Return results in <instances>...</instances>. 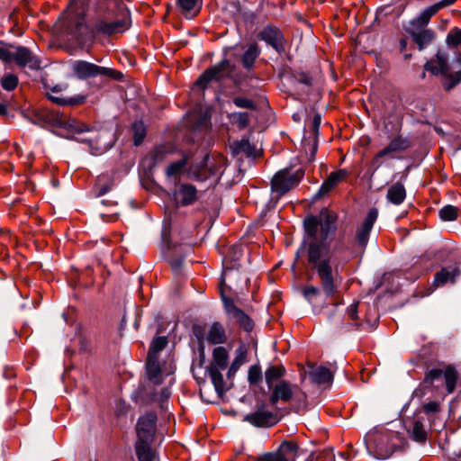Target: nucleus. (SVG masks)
<instances>
[{"label":"nucleus","instance_id":"nucleus-7","mask_svg":"<svg viewBox=\"0 0 461 461\" xmlns=\"http://www.w3.org/2000/svg\"><path fill=\"white\" fill-rule=\"evenodd\" d=\"M269 390L271 391L269 401L272 405L276 404L279 401L284 402L294 401L301 404L306 399V394L297 384L285 380L278 381Z\"/></svg>","mask_w":461,"mask_h":461},{"label":"nucleus","instance_id":"nucleus-51","mask_svg":"<svg viewBox=\"0 0 461 461\" xmlns=\"http://www.w3.org/2000/svg\"><path fill=\"white\" fill-rule=\"evenodd\" d=\"M233 103L236 106L240 108H247L251 110L256 108L254 102L246 97H236L233 99Z\"/></svg>","mask_w":461,"mask_h":461},{"label":"nucleus","instance_id":"nucleus-17","mask_svg":"<svg viewBox=\"0 0 461 461\" xmlns=\"http://www.w3.org/2000/svg\"><path fill=\"white\" fill-rule=\"evenodd\" d=\"M258 37L272 46L277 52H282L285 50L284 36L280 30L275 26H266Z\"/></svg>","mask_w":461,"mask_h":461},{"label":"nucleus","instance_id":"nucleus-61","mask_svg":"<svg viewBox=\"0 0 461 461\" xmlns=\"http://www.w3.org/2000/svg\"><path fill=\"white\" fill-rule=\"evenodd\" d=\"M227 264H228V258H225L223 259V265H224V268H225L224 273H226L227 269H230V268L234 267V266L229 267Z\"/></svg>","mask_w":461,"mask_h":461},{"label":"nucleus","instance_id":"nucleus-23","mask_svg":"<svg viewBox=\"0 0 461 461\" xmlns=\"http://www.w3.org/2000/svg\"><path fill=\"white\" fill-rule=\"evenodd\" d=\"M406 198V189L402 182L393 183L387 189L386 199L393 205L402 204Z\"/></svg>","mask_w":461,"mask_h":461},{"label":"nucleus","instance_id":"nucleus-14","mask_svg":"<svg viewBox=\"0 0 461 461\" xmlns=\"http://www.w3.org/2000/svg\"><path fill=\"white\" fill-rule=\"evenodd\" d=\"M378 216L377 209H371L361 226L357 230L355 242L356 244L364 250L367 245L370 232L373 229L374 223L375 222Z\"/></svg>","mask_w":461,"mask_h":461},{"label":"nucleus","instance_id":"nucleus-31","mask_svg":"<svg viewBox=\"0 0 461 461\" xmlns=\"http://www.w3.org/2000/svg\"><path fill=\"white\" fill-rule=\"evenodd\" d=\"M176 151V148L172 144L161 145L156 148L151 153L153 166L162 163Z\"/></svg>","mask_w":461,"mask_h":461},{"label":"nucleus","instance_id":"nucleus-27","mask_svg":"<svg viewBox=\"0 0 461 461\" xmlns=\"http://www.w3.org/2000/svg\"><path fill=\"white\" fill-rule=\"evenodd\" d=\"M206 339L211 344H223L227 340L225 329L220 322H213L209 329Z\"/></svg>","mask_w":461,"mask_h":461},{"label":"nucleus","instance_id":"nucleus-13","mask_svg":"<svg viewBox=\"0 0 461 461\" xmlns=\"http://www.w3.org/2000/svg\"><path fill=\"white\" fill-rule=\"evenodd\" d=\"M157 424V415L154 412H148L141 416L137 422V440L153 441Z\"/></svg>","mask_w":461,"mask_h":461},{"label":"nucleus","instance_id":"nucleus-50","mask_svg":"<svg viewBox=\"0 0 461 461\" xmlns=\"http://www.w3.org/2000/svg\"><path fill=\"white\" fill-rule=\"evenodd\" d=\"M447 42L453 46L461 44V30L455 28L450 31L447 39Z\"/></svg>","mask_w":461,"mask_h":461},{"label":"nucleus","instance_id":"nucleus-6","mask_svg":"<svg viewBox=\"0 0 461 461\" xmlns=\"http://www.w3.org/2000/svg\"><path fill=\"white\" fill-rule=\"evenodd\" d=\"M303 173L301 170L292 171L288 168L279 170L271 180L272 199L277 202L284 194L296 186Z\"/></svg>","mask_w":461,"mask_h":461},{"label":"nucleus","instance_id":"nucleus-2","mask_svg":"<svg viewBox=\"0 0 461 461\" xmlns=\"http://www.w3.org/2000/svg\"><path fill=\"white\" fill-rule=\"evenodd\" d=\"M113 10L99 16L90 32L86 24L85 8L78 2H72L57 23L58 30L68 41L86 44L95 34L111 36L127 31L131 26L130 12L123 3L113 0Z\"/></svg>","mask_w":461,"mask_h":461},{"label":"nucleus","instance_id":"nucleus-58","mask_svg":"<svg viewBox=\"0 0 461 461\" xmlns=\"http://www.w3.org/2000/svg\"><path fill=\"white\" fill-rule=\"evenodd\" d=\"M182 264V259H175L170 261V265L173 269L176 270L180 267Z\"/></svg>","mask_w":461,"mask_h":461},{"label":"nucleus","instance_id":"nucleus-57","mask_svg":"<svg viewBox=\"0 0 461 461\" xmlns=\"http://www.w3.org/2000/svg\"><path fill=\"white\" fill-rule=\"evenodd\" d=\"M456 1V0H441V1L434 4V5L438 9V11H439L440 9H442L444 7L453 5Z\"/></svg>","mask_w":461,"mask_h":461},{"label":"nucleus","instance_id":"nucleus-42","mask_svg":"<svg viewBox=\"0 0 461 461\" xmlns=\"http://www.w3.org/2000/svg\"><path fill=\"white\" fill-rule=\"evenodd\" d=\"M458 209L453 205H446L439 211V217L443 221H454L457 218Z\"/></svg>","mask_w":461,"mask_h":461},{"label":"nucleus","instance_id":"nucleus-30","mask_svg":"<svg viewBox=\"0 0 461 461\" xmlns=\"http://www.w3.org/2000/svg\"><path fill=\"white\" fill-rule=\"evenodd\" d=\"M114 185L113 179L108 174L100 175L94 187L96 196H102L109 192Z\"/></svg>","mask_w":461,"mask_h":461},{"label":"nucleus","instance_id":"nucleus-54","mask_svg":"<svg viewBox=\"0 0 461 461\" xmlns=\"http://www.w3.org/2000/svg\"><path fill=\"white\" fill-rule=\"evenodd\" d=\"M440 410L439 402L431 401L423 405V411L427 414L437 413Z\"/></svg>","mask_w":461,"mask_h":461},{"label":"nucleus","instance_id":"nucleus-29","mask_svg":"<svg viewBox=\"0 0 461 461\" xmlns=\"http://www.w3.org/2000/svg\"><path fill=\"white\" fill-rule=\"evenodd\" d=\"M152 442L151 440H137L135 449L139 461H153L154 452L151 448Z\"/></svg>","mask_w":461,"mask_h":461},{"label":"nucleus","instance_id":"nucleus-45","mask_svg":"<svg viewBox=\"0 0 461 461\" xmlns=\"http://www.w3.org/2000/svg\"><path fill=\"white\" fill-rule=\"evenodd\" d=\"M262 378L259 366L254 365L249 369L248 379L250 384H257Z\"/></svg>","mask_w":461,"mask_h":461},{"label":"nucleus","instance_id":"nucleus-56","mask_svg":"<svg viewBox=\"0 0 461 461\" xmlns=\"http://www.w3.org/2000/svg\"><path fill=\"white\" fill-rule=\"evenodd\" d=\"M357 306H358V303H353L352 304H350L348 306V308L347 310V313L351 320L357 319Z\"/></svg>","mask_w":461,"mask_h":461},{"label":"nucleus","instance_id":"nucleus-43","mask_svg":"<svg viewBox=\"0 0 461 461\" xmlns=\"http://www.w3.org/2000/svg\"><path fill=\"white\" fill-rule=\"evenodd\" d=\"M132 130L134 133V143L140 145L146 135L145 127L142 122H135L132 124Z\"/></svg>","mask_w":461,"mask_h":461},{"label":"nucleus","instance_id":"nucleus-48","mask_svg":"<svg viewBox=\"0 0 461 461\" xmlns=\"http://www.w3.org/2000/svg\"><path fill=\"white\" fill-rule=\"evenodd\" d=\"M320 294H321V290L318 287L313 286L312 285H305L303 288V294L304 298L307 301H309L310 303H312L313 301V299H315L318 295H320Z\"/></svg>","mask_w":461,"mask_h":461},{"label":"nucleus","instance_id":"nucleus-59","mask_svg":"<svg viewBox=\"0 0 461 461\" xmlns=\"http://www.w3.org/2000/svg\"><path fill=\"white\" fill-rule=\"evenodd\" d=\"M321 123V117L320 115H315L312 122V126L314 130H318Z\"/></svg>","mask_w":461,"mask_h":461},{"label":"nucleus","instance_id":"nucleus-32","mask_svg":"<svg viewBox=\"0 0 461 461\" xmlns=\"http://www.w3.org/2000/svg\"><path fill=\"white\" fill-rule=\"evenodd\" d=\"M395 156L387 149L386 147L378 151L375 156L373 158L370 163V168L372 169V176L375 171L378 170L380 167H382L386 160L393 159Z\"/></svg>","mask_w":461,"mask_h":461},{"label":"nucleus","instance_id":"nucleus-49","mask_svg":"<svg viewBox=\"0 0 461 461\" xmlns=\"http://www.w3.org/2000/svg\"><path fill=\"white\" fill-rule=\"evenodd\" d=\"M297 448H298V447L295 443L285 441L280 446L279 451L277 453H281L285 456V454H292L293 457H294Z\"/></svg>","mask_w":461,"mask_h":461},{"label":"nucleus","instance_id":"nucleus-35","mask_svg":"<svg viewBox=\"0 0 461 461\" xmlns=\"http://www.w3.org/2000/svg\"><path fill=\"white\" fill-rule=\"evenodd\" d=\"M457 276L458 270L456 268H443L436 274L434 282L437 285H443L448 282H454Z\"/></svg>","mask_w":461,"mask_h":461},{"label":"nucleus","instance_id":"nucleus-60","mask_svg":"<svg viewBox=\"0 0 461 461\" xmlns=\"http://www.w3.org/2000/svg\"><path fill=\"white\" fill-rule=\"evenodd\" d=\"M8 112L7 104L0 103V115H6Z\"/></svg>","mask_w":461,"mask_h":461},{"label":"nucleus","instance_id":"nucleus-4","mask_svg":"<svg viewBox=\"0 0 461 461\" xmlns=\"http://www.w3.org/2000/svg\"><path fill=\"white\" fill-rule=\"evenodd\" d=\"M224 165L225 159L221 155H205L200 161L190 166L189 175L197 181H205L218 175Z\"/></svg>","mask_w":461,"mask_h":461},{"label":"nucleus","instance_id":"nucleus-21","mask_svg":"<svg viewBox=\"0 0 461 461\" xmlns=\"http://www.w3.org/2000/svg\"><path fill=\"white\" fill-rule=\"evenodd\" d=\"M348 176V172L346 169H339L338 171L331 172L321 185L318 194L321 196L328 194L339 183L344 181Z\"/></svg>","mask_w":461,"mask_h":461},{"label":"nucleus","instance_id":"nucleus-20","mask_svg":"<svg viewBox=\"0 0 461 461\" xmlns=\"http://www.w3.org/2000/svg\"><path fill=\"white\" fill-rule=\"evenodd\" d=\"M175 199L183 206L193 204L197 200V189L190 184H182L175 193Z\"/></svg>","mask_w":461,"mask_h":461},{"label":"nucleus","instance_id":"nucleus-47","mask_svg":"<svg viewBox=\"0 0 461 461\" xmlns=\"http://www.w3.org/2000/svg\"><path fill=\"white\" fill-rule=\"evenodd\" d=\"M204 364V353L203 350L200 352L199 357L193 361L192 364V372L194 377L198 380L199 374L203 370V366Z\"/></svg>","mask_w":461,"mask_h":461},{"label":"nucleus","instance_id":"nucleus-12","mask_svg":"<svg viewBox=\"0 0 461 461\" xmlns=\"http://www.w3.org/2000/svg\"><path fill=\"white\" fill-rule=\"evenodd\" d=\"M244 420L255 427H272L279 421V416L277 412L268 411L261 404L254 412L246 415Z\"/></svg>","mask_w":461,"mask_h":461},{"label":"nucleus","instance_id":"nucleus-19","mask_svg":"<svg viewBox=\"0 0 461 461\" xmlns=\"http://www.w3.org/2000/svg\"><path fill=\"white\" fill-rule=\"evenodd\" d=\"M225 310L227 313L233 319L237 321L240 326L244 329L246 331H251L254 327L253 321L250 319L249 315H247L243 311L238 308L233 302L226 301L225 302Z\"/></svg>","mask_w":461,"mask_h":461},{"label":"nucleus","instance_id":"nucleus-52","mask_svg":"<svg viewBox=\"0 0 461 461\" xmlns=\"http://www.w3.org/2000/svg\"><path fill=\"white\" fill-rule=\"evenodd\" d=\"M234 120L238 122L240 129H244L249 124V114L248 113H237L233 115Z\"/></svg>","mask_w":461,"mask_h":461},{"label":"nucleus","instance_id":"nucleus-28","mask_svg":"<svg viewBox=\"0 0 461 461\" xmlns=\"http://www.w3.org/2000/svg\"><path fill=\"white\" fill-rule=\"evenodd\" d=\"M385 431H390V430L385 429H375V431L368 433L365 438L366 445L368 451H371V449H374V451L375 452L376 457H377V442L387 443L389 441L387 439V437L384 436Z\"/></svg>","mask_w":461,"mask_h":461},{"label":"nucleus","instance_id":"nucleus-38","mask_svg":"<svg viewBox=\"0 0 461 461\" xmlns=\"http://www.w3.org/2000/svg\"><path fill=\"white\" fill-rule=\"evenodd\" d=\"M438 9L434 5L427 7L413 22L420 27L425 26L430 20V18L438 13Z\"/></svg>","mask_w":461,"mask_h":461},{"label":"nucleus","instance_id":"nucleus-55","mask_svg":"<svg viewBox=\"0 0 461 461\" xmlns=\"http://www.w3.org/2000/svg\"><path fill=\"white\" fill-rule=\"evenodd\" d=\"M0 59L5 63L11 62L14 59V53L5 48L0 47Z\"/></svg>","mask_w":461,"mask_h":461},{"label":"nucleus","instance_id":"nucleus-39","mask_svg":"<svg viewBox=\"0 0 461 461\" xmlns=\"http://www.w3.org/2000/svg\"><path fill=\"white\" fill-rule=\"evenodd\" d=\"M186 165V159L182 158L178 161L171 163L166 169V176L168 178H177Z\"/></svg>","mask_w":461,"mask_h":461},{"label":"nucleus","instance_id":"nucleus-44","mask_svg":"<svg viewBox=\"0 0 461 461\" xmlns=\"http://www.w3.org/2000/svg\"><path fill=\"white\" fill-rule=\"evenodd\" d=\"M244 362V353H240L239 355H237L227 372L228 378H231Z\"/></svg>","mask_w":461,"mask_h":461},{"label":"nucleus","instance_id":"nucleus-15","mask_svg":"<svg viewBox=\"0 0 461 461\" xmlns=\"http://www.w3.org/2000/svg\"><path fill=\"white\" fill-rule=\"evenodd\" d=\"M384 436L389 440L387 443L377 442V458L381 459L389 457L397 448L403 446V438L399 432L385 431Z\"/></svg>","mask_w":461,"mask_h":461},{"label":"nucleus","instance_id":"nucleus-16","mask_svg":"<svg viewBox=\"0 0 461 461\" xmlns=\"http://www.w3.org/2000/svg\"><path fill=\"white\" fill-rule=\"evenodd\" d=\"M67 88V85H56L47 93L48 97L59 105H77L85 103L86 97L84 95L75 96H64L61 92Z\"/></svg>","mask_w":461,"mask_h":461},{"label":"nucleus","instance_id":"nucleus-3","mask_svg":"<svg viewBox=\"0 0 461 461\" xmlns=\"http://www.w3.org/2000/svg\"><path fill=\"white\" fill-rule=\"evenodd\" d=\"M424 68L435 76L440 75L444 78L443 86L447 91H450L461 82V69L450 73L448 55L446 52L438 51L435 59L426 62Z\"/></svg>","mask_w":461,"mask_h":461},{"label":"nucleus","instance_id":"nucleus-40","mask_svg":"<svg viewBox=\"0 0 461 461\" xmlns=\"http://www.w3.org/2000/svg\"><path fill=\"white\" fill-rule=\"evenodd\" d=\"M167 344V339L166 337L162 336L155 338L150 344L148 356L158 357V353L165 348Z\"/></svg>","mask_w":461,"mask_h":461},{"label":"nucleus","instance_id":"nucleus-8","mask_svg":"<svg viewBox=\"0 0 461 461\" xmlns=\"http://www.w3.org/2000/svg\"><path fill=\"white\" fill-rule=\"evenodd\" d=\"M41 117L44 119L46 122L62 128L72 134L82 133L89 131V128L85 123L75 118L66 116L56 112H42Z\"/></svg>","mask_w":461,"mask_h":461},{"label":"nucleus","instance_id":"nucleus-34","mask_svg":"<svg viewBox=\"0 0 461 461\" xmlns=\"http://www.w3.org/2000/svg\"><path fill=\"white\" fill-rule=\"evenodd\" d=\"M313 382L323 384L330 383L333 380V375L330 370L324 366H318L313 369L310 374Z\"/></svg>","mask_w":461,"mask_h":461},{"label":"nucleus","instance_id":"nucleus-53","mask_svg":"<svg viewBox=\"0 0 461 461\" xmlns=\"http://www.w3.org/2000/svg\"><path fill=\"white\" fill-rule=\"evenodd\" d=\"M258 461H288V459L281 453H268L262 456Z\"/></svg>","mask_w":461,"mask_h":461},{"label":"nucleus","instance_id":"nucleus-22","mask_svg":"<svg viewBox=\"0 0 461 461\" xmlns=\"http://www.w3.org/2000/svg\"><path fill=\"white\" fill-rule=\"evenodd\" d=\"M176 5L186 19H193L200 13L203 0H176Z\"/></svg>","mask_w":461,"mask_h":461},{"label":"nucleus","instance_id":"nucleus-9","mask_svg":"<svg viewBox=\"0 0 461 461\" xmlns=\"http://www.w3.org/2000/svg\"><path fill=\"white\" fill-rule=\"evenodd\" d=\"M230 60L224 59L220 63L207 68L196 80L195 86L204 89L211 81H220L230 77L233 72Z\"/></svg>","mask_w":461,"mask_h":461},{"label":"nucleus","instance_id":"nucleus-37","mask_svg":"<svg viewBox=\"0 0 461 461\" xmlns=\"http://www.w3.org/2000/svg\"><path fill=\"white\" fill-rule=\"evenodd\" d=\"M435 33L431 30H422L412 33L413 41L419 45V49L422 50L429 45L434 39Z\"/></svg>","mask_w":461,"mask_h":461},{"label":"nucleus","instance_id":"nucleus-33","mask_svg":"<svg viewBox=\"0 0 461 461\" xmlns=\"http://www.w3.org/2000/svg\"><path fill=\"white\" fill-rule=\"evenodd\" d=\"M285 369L283 366H272L265 373L266 382L268 389L272 388L284 376Z\"/></svg>","mask_w":461,"mask_h":461},{"label":"nucleus","instance_id":"nucleus-62","mask_svg":"<svg viewBox=\"0 0 461 461\" xmlns=\"http://www.w3.org/2000/svg\"><path fill=\"white\" fill-rule=\"evenodd\" d=\"M168 395H169L168 392L167 390H164L163 396L167 398V397H168Z\"/></svg>","mask_w":461,"mask_h":461},{"label":"nucleus","instance_id":"nucleus-63","mask_svg":"<svg viewBox=\"0 0 461 461\" xmlns=\"http://www.w3.org/2000/svg\"><path fill=\"white\" fill-rule=\"evenodd\" d=\"M457 61L461 64V54L458 55Z\"/></svg>","mask_w":461,"mask_h":461},{"label":"nucleus","instance_id":"nucleus-11","mask_svg":"<svg viewBox=\"0 0 461 461\" xmlns=\"http://www.w3.org/2000/svg\"><path fill=\"white\" fill-rule=\"evenodd\" d=\"M442 377L445 379L447 393H452L458 378L457 372L452 366H447L444 370L438 368L429 370L425 375L424 383L433 384L435 381H438Z\"/></svg>","mask_w":461,"mask_h":461},{"label":"nucleus","instance_id":"nucleus-36","mask_svg":"<svg viewBox=\"0 0 461 461\" xmlns=\"http://www.w3.org/2000/svg\"><path fill=\"white\" fill-rule=\"evenodd\" d=\"M260 51L257 44H250L242 56V65L245 68L250 69Z\"/></svg>","mask_w":461,"mask_h":461},{"label":"nucleus","instance_id":"nucleus-64","mask_svg":"<svg viewBox=\"0 0 461 461\" xmlns=\"http://www.w3.org/2000/svg\"><path fill=\"white\" fill-rule=\"evenodd\" d=\"M223 284H224V280H223V279H221V286H222V285H223Z\"/></svg>","mask_w":461,"mask_h":461},{"label":"nucleus","instance_id":"nucleus-46","mask_svg":"<svg viewBox=\"0 0 461 461\" xmlns=\"http://www.w3.org/2000/svg\"><path fill=\"white\" fill-rule=\"evenodd\" d=\"M1 85L5 90L12 91L17 86L18 78L14 75H12V74L7 75L3 77L2 81H1Z\"/></svg>","mask_w":461,"mask_h":461},{"label":"nucleus","instance_id":"nucleus-10","mask_svg":"<svg viewBox=\"0 0 461 461\" xmlns=\"http://www.w3.org/2000/svg\"><path fill=\"white\" fill-rule=\"evenodd\" d=\"M71 70L79 79H86L98 76L116 77V71L97 66L85 60H75L71 63Z\"/></svg>","mask_w":461,"mask_h":461},{"label":"nucleus","instance_id":"nucleus-5","mask_svg":"<svg viewBox=\"0 0 461 461\" xmlns=\"http://www.w3.org/2000/svg\"><path fill=\"white\" fill-rule=\"evenodd\" d=\"M228 358L229 354L225 348H215L212 352V361L210 366L204 371V373L208 372L214 388L219 394H222L228 390L221 375V371L225 370L227 367Z\"/></svg>","mask_w":461,"mask_h":461},{"label":"nucleus","instance_id":"nucleus-26","mask_svg":"<svg viewBox=\"0 0 461 461\" xmlns=\"http://www.w3.org/2000/svg\"><path fill=\"white\" fill-rule=\"evenodd\" d=\"M230 149L234 155L243 154L251 158H255L258 155L257 149L247 139L233 141Z\"/></svg>","mask_w":461,"mask_h":461},{"label":"nucleus","instance_id":"nucleus-1","mask_svg":"<svg viewBox=\"0 0 461 461\" xmlns=\"http://www.w3.org/2000/svg\"><path fill=\"white\" fill-rule=\"evenodd\" d=\"M336 215L325 209L319 217L310 216L304 221L306 237L303 244L308 264L319 277L327 297L332 296L338 287V268L328 241L336 231Z\"/></svg>","mask_w":461,"mask_h":461},{"label":"nucleus","instance_id":"nucleus-41","mask_svg":"<svg viewBox=\"0 0 461 461\" xmlns=\"http://www.w3.org/2000/svg\"><path fill=\"white\" fill-rule=\"evenodd\" d=\"M409 142L407 140L402 137H396L393 139L390 143L386 146L387 149L394 155L395 152L404 150L408 149Z\"/></svg>","mask_w":461,"mask_h":461},{"label":"nucleus","instance_id":"nucleus-18","mask_svg":"<svg viewBox=\"0 0 461 461\" xmlns=\"http://www.w3.org/2000/svg\"><path fill=\"white\" fill-rule=\"evenodd\" d=\"M21 68L37 70L41 68V60L25 47H18L14 52L13 59Z\"/></svg>","mask_w":461,"mask_h":461},{"label":"nucleus","instance_id":"nucleus-25","mask_svg":"<svg viewBox=\"0 0 461 461\" xmlns=\"http://www.w3.org/2000/svg\"><path fill=\"white\" fill-rule=\"evenodd\" d=\"M405 427L413 440L420 443L426 441L427 431L420 420L415 419L408 420L405 422Z\"/></svg>","mask_w":461,"mask_h":461},{"label":"nucleus","instance_id":"nucleus-24","mask_svg":"<svg viewBox=\"0 0 461 461\" xmlns=\"http://www.w3.org/2000/svg\"><path fill=\"white\" fill-rule=\"evenodd\" d=\"M147 375L155 384L163 382L162 371L158 363V357L148 356L146 364Z\"/></svg>","mask_w":461,"mask_h":461}]
</instances>
